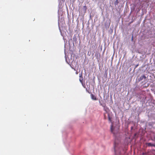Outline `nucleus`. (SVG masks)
I'll return each mask as SVG.
<instances>
[{"label": "nucleus", "mask_w": 155, "mask_h": 155, "mask_svg": "<svg viewBox=\"0 0 155 155\" xmlns=\"http://www.w3.org/2000/svg\"><path fill=\"white\" fill-rule=\"evenodd\" d=\"M91 98L93 100H97V98L95 97V96H94L93 94H91Z\"/></svg>", "instance_id": "obj_1"}, {"label": "nucleus", "mask_w": 155, "mask_h": 155, "mask_svg": "<svg viewBox=\"0 0 155 155\" xmlns=\"http://www.w3.org/2000/svg\"><path fill=\"white\" fill-rule=\"evenodd\" d=\"M147 146L148 147H155V145L154 144L152 143H147L146 144Z\"/></svg>", "instance_id": "obj_2"}, {"label": "nucleus", "mask_w": 155, "mask_h": 155, "mask_svg": "<svg viewBox=\"0 0 155 155\" xmlns=\"http://www.w3.org/2000/svg\"><path fill=\"white\" fill-rule=\"evenodd\" d=\"M111 132L113 133L114 134H115L116 133L114 131V129L113 128V125H112L111 126Z\"/></svg>", "instance_id": "obj_3"}, {"label": "nucleus", "mask_w": 155, "mask_h": 155, "mask_svg": "<svg viewBox=\"0 0 155 155\" xmlns=\"http://www.w3.org/2000/svg\"><path fill=\"white\" fill-rule=\"evenodd\" d=\"M146 78V76L144 75L141 76L140 78V81L142 80L143 79H145Z\"/></svg>", "instance_id": "obj_4"}, {"label": "nucleus", "mask_w": 155, "mask_h": 155, "mask_svg": "<svg viewBox=\"0 0 155 155\" xmlns=\"http://www.w3.org/2000/svg\"><path fill=\"white\" fill-rule=\"evenodd\" d=\"M83 8L84 9L85 12L87 9V7L86 6H84Z\"/></svg>", "instance_id": "obj_5"}, {"label": "nucleus", "mask_w": 155, "mask_h": 155, "mask_svg": "<svg viewBox=\"0 0 155 155\" xmlns=\"http://www.w3.org/2000/svg\"><path fill=\"white\" fill-rule=\"evenodd\" d=\"M108 120L110 121H111V118L109 116H108Z\"/></svg>", "instance_id": "obj_6"}, {"label": "nucleus", "mask_w": 155, "mask_h": 155, "mask_svg": "<svg viewBox=\"0 0 155 155\" xmlns=\"http://www.w3.org/2000/svg\"><path fill=\"white\" fill-rule=\"evenodd\" d=\"M133 35L132 36V38H131V40L132 41H133Z\"/></svg>", "instance_id": "obj_7"}, {"label": "nucleus", "mask_w": 155, "mask_h": 155, "mask_svg": "<svg viewBox=\"0 0 155 155\" xmlns=\"http://www.w3.org/2000/svg\"><path fill=\"white\" fill-rule=\"evenodd\" d=\"M153 137H154V140L155 141V135Z\"/></svg>", "instance_id": "obj_8"}, {"label": "nucleus", "mask_w": 155, "mask_h": 155, "mask_svg": "<svg viewBox=\"0 0 155 155\" xmlns=\"http://www.w3.org/2000/svg\"><path fill=\"white\" fill-rule=\"evenodd\" d=\"M138 65H137L136 66V67H136V68H137V66H138Z\"/></svg>", "instance_id": "obj_9"}, {"label": "nucleus", "mask_w": 155, "mask_h": 155, "mask_svg": "<svg viewBox=\"0 0 155 155\" xmlns=\"http://www.w3.org/2000/svg\"><path fill=\"white\" fill-rule=\"evenodd\" d=\"M114 150H115V153H116V150H115V149H114Z\"/></svg>", "instance_id": "obj_10"}]
</instances>
